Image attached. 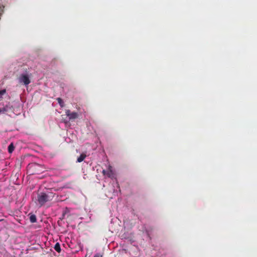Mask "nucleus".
Instances as JSON below:
<instances>
[{"label":"nucleus","mask_w":257,"mask_h":257,"mask_svg":"<svg viewBox=\"0 0 257 257\" xmlns=\"http://www.w3.org/2000/svg\"><path fill=\"white\" fill-rule=\"evenodd\" d=\"M43 167L41 165L33 163L28 166V172L30 175L39 174L43 172Z\"/></svg>","instance_id":"nucleus-1"},{"label":"nucleus","mask_w":257,"mask_h":257,"mask_svg":"<svg viewBox=\"0 0 257 257\" xmlns=\"http://www.w3.org/2000/svg\"><path fill=\"white\" fill-rule=\"evenodd\" d=\"M38 202L41 206L50 200L49 196L45 193L41 192L38 194Z\"/></svg>","instance_id":"nucleus-2"},{"label":"nucleus","mask_w":257,"mask_h":257,"mask_svg":"<svg viewBox=\"0 0 257 257\" xmlns=\"http://www.w3.org/2000/svg\"><path fill=\"white\" fill-rule=\"evenodd\" d=\"M20 83L23 84L25 85H28L31 82L29 76L26 74H21L18 78Z\"/></svg>","instance_id":"nucleus-3"},{"label":"nucleus","mask_w":257,"mask_h":257,"mask_svg":"<svg viewBox=\"0 0 257 257\" xmlns=\"http://www.w3.org/2000/svg\"><path fill=\"white\" fill-rule=\"evenodd\" d=\"M66 114L69 117V120L75 119L78 117V114L75 112H71L70 110H66Z\"/></svg>","instance_id":"nucleus-4"},{"label":"nucleus","mask_w":257,"mask_h":257,"mask_svg":"<svg viewBox=\"0 0 257 257\" xmlns=\"http://www.w3.org/2000/svg\"><path fill=\"white\" fill-rule=\"evenodd\" d=\"M30 220L31 223H35L37 221V218L35 215L32 214L30 216Z\"/></svg>","instance_id":"nucleus-5"},{"label":"nucleus","mask_w":257,"mask_h":257,"mask_svg":"<svg viewBox=\"0 0 257 257\" xmlns=\"http://www.w3.org/2000/svg\"><path fill=\"white\" fill-rule=\"evenodd\" d=\"M15 149L13 143H11L8 147V152L9 153H12Z\"/></svg>","instance_id":"nucleus-6"},{"label":"nucleus","mask_w":257,"mask_h":257,"mask_svg":"<svg viewBox=\"0 0 257 257\" xmlns=\"http://www.w3.org/2000/svg\"><path fill=\"white\" fill-rule=\"evenodd\" d=\"M54 249L56 251H57L58 252H60L61 251V247L59 243H56L54 246Z\"/></svg>","instance_id":"nucleus-7"},{"label":"nucleus","mask_w":257,"mask_h":257,"mask_svg":"<svg viewBox=\"0 0 257 257\" xmlns=\"http://www.w3.org/2000/svg\"><path fill=\"white\" fill-rule=\"evenodd\" d=\"M56 99H57L58 103L59 104L60 106L61 107H63L64 106V103L63 100L61 98L58 97Z\"/></svg>","instance_id":"nucleus-8"},{"label":"nucleus","mask_w":257,"mask_h":257,"mask_svg":"<svg viewBox=\"0 0 257 257\" xmlns=\"http://www.w3.org/2000/svg\"><path fill=\"white\" fill-rule=\"evenodd\" d=\"M6 89H3V90H0V96H1V98L2 97V96L4 94L6 93Z\"/></svg>","instance_id":"nucleus-9"},{"label":"nucleus","mask_w":257,"mask_h":257,"mask_svg":"<svg viewBox=\"0 0 257 257\" xmlns=\"http://www.w3.org/2000/svg\"><path fill=\"white\" fill-rule=\"evenodd\" d=\"M93 257H103V255L100 253H96Z\"/></svg>","instance_id":"nucleus-10"},{"label":"nucleus","mask_w":257,"mask_h":257,"mask_svg":"<svg viewBox=\"0 0 257 257\" xmlns=\"http://www.w3.org/2000/svg\"><path fill=\"white\" fill-rule=\"evenodd\" d=\"M77 161L78 162H80V156L77 158Z\"/></svg>","instance_id":"nucleus-11"},{"label":"nucleus","mask_w":257,"mask_h":257,"mask_svg":"<svg viewBox=\"0 0 257 257\" xmlns=\"http://www.w3.org/2000/svg\"><path fill=\"white\" fill-rule=\"evenodd\" d=\"M4 110L2 109H0V113H1L2 112H4Z\"/></svg>","instance_id":"nucleus-12"}]
</instances>
